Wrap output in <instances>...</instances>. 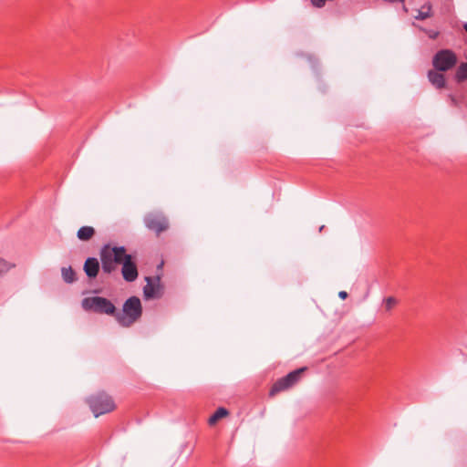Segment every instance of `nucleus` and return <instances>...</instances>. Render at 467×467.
<instances>
[{"label":"nucleus","instance_id":"a211bd4d","mask_svg":"<svg viewBox=\"0 0 467 467\" xmlns=\"http://www.w3.org/2000/svg\"><path fill=\"white\" fill-rule=\"evenodd\" d=\"M447 99L451 107L459 108L460 107V99L453 94H448Z\"/></svg>","mask_w":467,"mask_h":467},{"label":"nucleus","instance_id":"dca6fc26","mask_svg":"<svg viewBox=\"0 0 467 467\" xmlns=\"http://www.w3.org/2000/svg\"><path fill=\"white\" fill-rule=\"evenodd\" d=\"M61 272H62L63 280L66 283L70 284L76 280V274L71 266L63 267Z\"/></svg>","mask_w":467,"mask_h":467},{"label":"nucleus","instance_id":"6ab92c4d","mask_svg":"<svg viewBox=\"0 0 467 467\" xmlns=\"http://www.w3.org/2000/svg\"><path fill=\"white\" fill-rule=\"evenodd\" d=\"M14 265H10L5 260L0 258V275L6 273Z\"/></svg>","mask_w":467,"mask_h":467},{"label":"nucleus","instance_id":"6e6552de","mask_svg":"<svg viewBox=\"0 0 467 467\" xmlns=\"http://www.w3.org/2000/svg\"><path fill=\"white\" fill-rule=\"evenodd\" d=\"M120 264L122 265L121 274L123 279L127 282H133L138 277V268L132 256L126 252L122 255Z\"/></svg>","mask_w":467,"mask_h":467},{"label":"nucleus","instance_id":"0eeeda50","mask_svg":"<svg viewBox=\"0 0 467 467\" xmlns=\"http://www.w3.org/2000/svg\"><path fill=\"white\" fill-rule=\"evenodd\" d=\"M143 223L148 230L154 232L157 235L167 231L170 226L168 218L159 211L146 213Z\"/></svg>","mask_w":467,"mask_h":467},{"label":"nucleus","instance_id":"412c9836","mask_svg":"<svg viewBox=\"0 0 467 467\" xmlns=\"http://www.w3.org/2000/svg\"><path fill=\"white\" fill-rule=\"evenodd\" d=\"M338 296H339V298L345 300L348 296V295L346 291H340L338 293Z\"/></svg>","mask_w":467,"mask_h":467},{"label":"nucleus","instance_id":"1a4fd4ad","mask_svg":"<svg viewBox=\"0 0 467 467\" xmlns=\"http://www.w3.org/2000/svg\"><path fill=\"white\" fill-rule=\"evenodd\" d=\"M145 280H146L147 284L143 287L144 297L147 299L161 297L162 295L161 285L159 283L153 284L151 282V277H150V276L145 277ZM159 281H160V278L158 277L157 282H159Z\"/></svg>","mask_w":467,"mask_h":467},{"label":"nucleus","instance_id":"4468645a","mask_svg":"<svg viewBox=\"0 0 467 467\" xmlns=\"http://www.w3.org/2000/svg\"><path fill=\"white\" fill-rule=\"evenodd\" d=\"M455 81L458 83H462L467 80V62L461 63L457 67L455 75Z\"/></svg>","mask_w":467,"mask_h":467},{"label":"nucleus","instance_id":"7ed1b4c3","mask_svg":"<svg viewBox=\"0 0 467 467\" xmlns=\"http://www.w3.org/2000/svg\"><path fill=\"white\" fill-rule=\"evenodd\" d=\"M81 306L85 311H92L97 314H104L116 318L117 308L108 298L102 296L85 297L81 301Z\"/></svg>","mask_w":467,"mask_h":467},{"label":"nucleus","instance_id":"f03ea898","mask_svg":"<svg viewBox=\"0 0 467 467\" xmlns=\"http://www.w3.org/2000/svg\"><path fill=\"white\" fill-rule=\"evenodd\" d=\"M124 246H113L104 244L99 252L101 268L103 273L111 274L116 269V265L120 264L125 253Z\"/></svg>","mask_w":467,"mask_h":467},{"label":"nucleus","instance_id":"9d476101","mask_svg":"<svg viewBox=\"0 0 467 467\" xmlns=\"http://www.w3.org/2000/svg\"><path fill=\"white\" fill-rule=\"evenodd\" d=\"M428 79L431 84L437 89H441L446 87V78L441 71L429 70L427 74Z\"/></svg>","mask_w":467,"mask_h":467},{"label":"nucleus","instance_id":"ddd939ff","mask_svg":"<svg viewBox=\"0 0 467 467\" xmlns=\"http://www.w3.org/2000/svg\"><path fill=\"white\" fill-rule=\"evenodd\" d=\"M95 234V230L91 226H82L78 229L77 236L81 241L89 240Z\"/></svg>","mask_w":467,"mask_h":467},{"label":"nucleus","instance_id":"f3484780","mask_svg":"<svg viewBox=\"0 0 467 467\" xmlns=\"http://www.w3.org/2000/svg\"><path fill=\"white\" fill-rule=\"evenodd\" d=\"M397 299L393 296H389L384 300L385 307L388 311L391 310L392 307L397 305Z\"/></svg>","mask_w":467,"mask_h":467},{"label":"nucleus","instance_id":"4be33fe9","mask_svg":"<svg viewBox=\"0 0 467 467\" xmlns=\"http://www.w3.org/2000/svg\"><path fill=\"white\" fill-rule=\"evenodd\" d=\"M463 28H464V30H465V31H466V33H467V23H465V24L463 25Z\"/></svg>","mask_w":467,"mask_h":467},{"label":"nucleus","instance_id":"f257e3e1","mask_svg":"<svg viewBox=\"0 0 467 467\" xmlns=\"http://www.w3.org/2000/svg\"><path fill=\"white\" fill-rule=\"evenodd\" d=\"M142 315V306L139 297H129L122 306V311H117L116 321L123 327H130L137 322Z\"/></svg>","mask_w":467,"mask_h":467},{"label":"nucleus","instance_id":"aec40b11","mask_svg":"<svg viewBox=\"0 0 467 467\" xmlns=\"http://www.w3.org/2000/svg\"><path fill=\"white\" fill-rule=\"evenodd\" d=\"M422 30L432 40L436 39L440 35L439 31H437V30H433V29H422Z\"/></svg>","mask_w":467,"mask_h":467},{"label":"nucleus","instance_id":"39448f33","mask_svg":"<svg viewBox=\"0 0 467 467\" xmlns=\"http://www.w3.org/2000/svg\"><path fill=\"white\" fill-rule=\"evenodd\" d=\"M458 62L457 56L451 49L437 51L432 57V66L437 71L446 72L452 69Z\"/></svg>","mask_w":467,"mask_h":467},{"label":"nucleus","instance_id":"9b49d317","mask_svg":"<svg viewBox=\"0 0 467 467\" xmlns=\"http://www.w3.org/2000/svg\"><path fill=\"white\" fill-rule=\"evenodd\" d=\"M83 269L88 278H95L99 271V260L96 257H88Z\"/></svg>","mask_w":467,"mask_h":467},{"label":"nucleus","instance_id":"f8f14e48","mask_svg":"<svg viewBox=\"0 0 467 467\" xmlns=\"http://www.w3.org/2000/svg\"><path fill=\"white\" fill-rule=\"evenodd\" d=\"M431 8L432 5L431 3L424 4L420 10H418L417 15L415 16L416 20H425L431 16Z\"/></svg>","mask_w":467,"mask_h":467},{"label":"nucleus","instance_id":"423d86ee","mask_svg":"<svg viewBox=\"0 0 467 467\" xmlns=\"http://www.w3.org/2000/svg\"><path fill=\"white\" fill-rule=\"evenodd\" d=\"M306 370V367H302L289 372L285 377L277 379L272 386L269 395L275 396V394L289 389L294 387L300 379L303 372Z\"/></svg>","mask_w":467,"mask_h":467},{"label":"nucleus","instance_id":"20e7f679","mask_svg":"<svg viewBox=\"0 0 467 467\" xmlns=\"http://www.w3.org/2000/svg\"><path fill=\"white\" fill-rule=\"evenodd\" d=\"M88 403L95 417L109 413L115 409L114 400L105 392L90 396Z\"/></svg>","mask_w":467,"mask_h":467},{"label":"nucleus","instance_id":"2eb2a0df","mask_svg":"<svg viewBox=\"0 0 467 467\" xmlns=\"http://www.w3.org/2000/svg\"><path fill=\"white\" fill-rule=\"evenodd\" d=\"M228 415V410L223 408L220 407L218 408L215 412L209 418L208 423L210 425L215 424L220 419L225 417Z\"/></svg>","mask_w":467,"mask_h":467}]
</instances>
